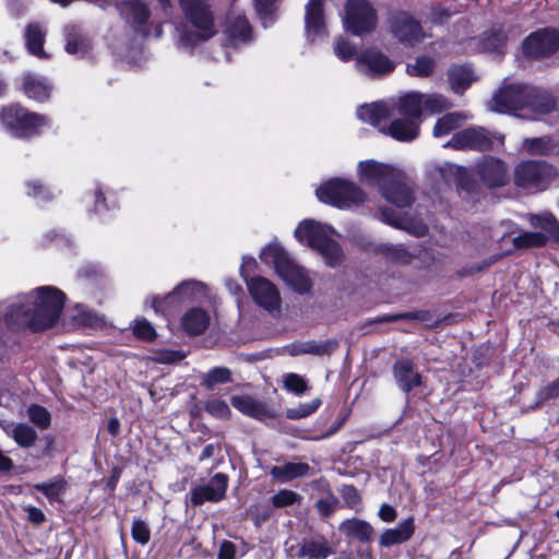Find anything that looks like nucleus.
I'll return each mask as SVG.
<instances>
[{"label":"nucleus","instance_id":"7ed1b4c3","mask_svg":"<svg viewBox=\"0 0 559 559\" xmlns=\"http://www.w3.org/2000/svg\"><path fill=\"white\" fill-rule=\"evenodd\" d=\"M490 109L501 114H509L521 108H530L535 117L549 114L554 107L552 98L539 93L535 87L524 84H503L493 95Z\"/></svg>","mask_w":559,"mask_h":559},{"label":"nucleus","instance_id":"603ef678","mask_svg":"<svg viewBox=\"0 0 559 559\" xmlns=\"http://www.w3.org/2000/svg\"><path fill=\"white\" fill-rule=\"evenodd\" d=\"M37 490L43 492L48 499H57L64 490V481L55 479L49 483H43L35 486Z\"/></svg>","mask_w":559,"mask_h":559},{"label":"nucleus","instance_id":"423d86ee","mask_svg":"<svg viewBox=\"0 0 559 559\" xmlns=\"http://www.w3.org/2000/svg\"><path fill=\"white\" fill-rule=\"evenodd\" d=\"M295 238L318 251L329 266H337L343 262V251L335 240L336 231L329 225L314 219H304L295 229Z\"/></svg>","mask_w":559,"mask_h":559},{"label":"nucleus","instance_id":"7c9ffc66","mask_svg":"<svg viewBox=\"0 0 559 559\" xmlns=\"http://www.w3.org/2000/svg\"><path fill=\"white\" fill-rule=\"evenodd\" d=\"M46 31L37 23L27 25L25 29V43L27 50L41 59L48 58L43 49Z\"/></svg>","mask_w":559,"mask_h":559},{"label":"nucleus","instance_id":"b1692460","mask_svg":"<svg viewBox=\"0 0 559 559\" xmlns=\"http://www.w3.org/2000/svg\"><path fill=\"white\" fill-rule=\"evenodd\" d=\"M231 405L245 415L259 420L273 418L275 413L264 403L249 395H236L231 397Z\"/></svg>","mask_w":559,"mask_h":559},{"label":"nucleus","instance_id":"c756f323","mask_svg":"<svg viewBox=\"0 0 559 559\" xmlns=\"http://www.w3.org/2000/svg\"><path fill=\"white\" fill-rule=\"evenodd\" d=\"M340 531L361 543H369L373 536L372 526L368 522L356 518L342 522Z\"/></svg>","mask_w":559,"mask_h":559},{"label":"nucleus","instance_id":"4468645a","mask_svg":"<svg viewBox=\"0 0 559 559\" xmlns=\"http://www.w3.org/2000/svg\"><path fill=\"white\" fill-rule=\"evenodd\" d=\"M504 136L501 134H492L481 127L466 128L455 133L452 139L444 144V147L455 150H489L497 141L502 144Z\"/></svg>","mask_w":559,"mask_h":559},{"label":"nucleus","instance_id":"5701e85b","mask_svg":"<svg viewBox=\"0 0 559 559\" xmlns=\"http://www.w3.org/2000/svg\"><path fill=\"white\" fill-rule=\"evenodd\" d=\"M477 171L489 187L503 186L507 182V167L500 159L485 157L477 165Z\"/></svg>","mask_w":559,"mask_h":559},{"label":"nucleus","instance_id":"4d7b16f0","mask_svg":"<svg viewBox=\"0 0 559 559\" xmlns=\"http://www.w3.org/2000/svg\"><path fill=\"white\" fill-rule=\"evenodd\" d=\"M559 397V379L542 388L537 393V403L539 406L543 403Z\"/></svg>","mask_w":559,"mask_h":559},{"label":"nucleus","instance_id":"bf43d9fd","mask_svg":"<svg viewBox=\"0 0 559 559\" xmlns=\"http://www.w3.org/2000/svg\"><path fill=\"white\" fill-rule=\"evenodd\" d=\"M342 496L346 504L352 509H356L360 503V496L357 489L353 486H344L342 489Z\"/></svg>","mask_w":559,"mask_h":559},{"label":"nucleus","instance_id":"09e8293b","mask_svg":"<svg viewBox=\"0 0 559 559\" xmlns=\"http://www.w3.org/2000/svg\"><path fill=\"white\" fill-rule=\"evenodd\" d=\"M320 405H321V400L314 399L310 402L300 404L297 407L288 408L286 411V416H287V418H290V419H300V418L307 417V416L311 415L312 413H314L319 408Z\"/></svg>","mask_w":559,"mask_h":559},{"label":"nucleus","instance_id":"a19ab883","mask_svg":"<svg viewBox=\"0 0 559 559\" xmlns=\"http://www.w3.org/2000/svg\"><path fill=\"white\" fill-rule=\"evenodd\" d=\"M507 41V36L503 31L498 29L491 33L485 34L481 38V48L489 52H502Z\"/></svg>","mask_w":559,"mask_h":559},{"label":"nucleus","instance_id":"2eb2a0df","mask_svg":"<svg viewBox=\"0 0 559 559\" xmlns=\"http://www.w3.org/2000/svg\"><path fill=\"white\" fill-rule=\"evenodd\" d=\"M556 171L546 163L527 162L515 169V182L525 189L543 190L555 178Z\"/></svg>","mask_w":559,"mask_h":559},{"label":"nucleus","instance_id":"a878e982","mask_svg":"<svg viewBox=\"0 0 559 559\" xmlns=\"http://www.w3.org/2000/svg\"><path fill=\"white\" fill-rule=\"evenodd\" d=\"M210 314L201 307H192L181 317V326L190 335H199L205 332L210 325Z\"/></svg>","mask_w":559,"mask_h":559},{"label":"nucleus","instance_id":"f3484780","mask_svg":"<svg viewBox=\"0 0 559 559\" xmlns=\"http://www.w3.org/2000/svg\"><path fill=\"white\" fill-rule=\"evenodd\" d=\"M324 2L325 0H308L305 5V35L309 43L322 40L329 35Z\"/></svg>","mask_w":559,"mask_h":559},{"label":"nucleus","instance_id":"ddd939ff","mask_svg":"<svg viewBox=\"0 0 559 559\" xmlns=\"http://www.w3.org/2000/svg\"><path fill=\"white\" fill-rule=\"evenodd\" d=\"M240 274L246 280L248 290L253 301L272 316L278 314L282 299L277 287L271 281L262 276L248 278L245 274V262L240 267Z\"/></svg>","mask_w":559,"mask_h":559},{"label":"nucleus","instance_id":"338daca9","mask_svg":"<svg viewBox=\"0 0 559 559\" xmlns=\"http://www.w3.org/2000/svg\"><path fill=\"white\" fill-rule=\"evenodd\" d=\"M28 520L33 523L39 524L45 521V514L36 507H29L27 509Z\"/></svg>","mask_w":559,"mask_h":559},{"label":"nucleus","instance_id":"e433bc0d","mask_svg":"<svg viewBox=\"0 0 559 559\" xmlns=\"http://www.w3.org/2000/svg\"><path fill=\"white\" fill-rule=\"evenodd\" d=\"M7 433L22 448H31L37 440V432L27 424L13 425Z\"/></svg>","mask_w":559,"mask_h":559},{"label":"nucleus","instance_id":"4be33fe9","mask_svg":"<svg viewBox=\"0 0 559 559\" xmlns=\"http://www.w3.org/2000/svg\"><path fill=\"white\" fill-rule=\"evenodd\" d=\"M287 552L292 559L305 557L308 559H325L330 556L331 549L323 538H314L305 540L301 544L292 545Z\"/></svg>","mask_w":559,"mask_h":559},{"label":"nucleus","instance_id":"39448f33","mask_svg":"<svg viewBox=\"0 0 559 559\" xmlns=\"http://www.w3.org/2000/svg\"><path fill=\"white\" fill-rule=\"evenodd\" d=\"M395 112L399 116L420 120L423 112L421 93L409 92L401 95L393 102H378L361 105L357 108V117L362 122L373 126L379 131L385 130V120Z\"/></svg>","mask_w":559,"mask_h":559},{"label":"nucleus","instance_id":"69168bd1","mask_svg":"<svg viewBox=\"0 0 559 559\" xmlns=\"http://www.w3.org/2000/svg\"><path fill=\"white\" fill-rule=\"evenodd\" d=\"M185 356L180 352H165L158 357L160 362L173 364L180 361Z\"/></svg>","mask_w":559,"mask_h":559},{"label":"nucleus","instance_id":"4c0bfd02","mask_svg":"<svg viewBox=\"0 0 559 559\" xmlns=\"http://www.w3.org/2000/svg\"><path fill=\"white\" fill-rule=\"evenodd\" d=\"M381 216H382V219L384 222H386L388 224H391L399 228L408 229L418 236L424 235L427 229L426 226L421 225V224L413 227L411 219L408 218V216L406 214L402 215V214H396L395 212H392V211L384 210V211H382Z\"/></svg>","mask_w":559,"mask_h":559},{"label":"nucleus","instance_id":"5fc2aeb1","mask_svg":"<svg viewBox=\"0 0 559 559\" xmlns=\"http://www.w3.org/2000/svg\"><path fill=\"white\" fill-rule=\"evenodd\" d=\"M300 499V496L293 490L283 489L272 497V503L276 508H283L294 504Z\"/></svg>","mask_w":559,"mask_h":559},{"label":"nucleus","instance_id":"864d4df0","mask_svg":"<svg viewBox=\"0 0 559 559\" xmlns=\"http://www.w3.org/2000/svg\"><path fill=\"white\" fill-rule=\"evenodd\" d=\"M131 535L136 543L145 545L150 542L151 531L144 521L138 519L132 523Z\"/></svg>","mask_w":559,"mask_h":559},{"label":"nucleus","instance_id":"680f3d73","mask_svg":"<svg viewBox=\"0 0 559 559\" xmlns=\"http://www.w3.org/2000/svg\"><path fill=\"white\" fill-rule=\"evenodd\" d=\"M85 48V43L82 38L80 37H71L69 36L68 39H67V45H66V50L67 52L69 53H78V52H81L83 51Z\"/></svg>","mask_w":559,"mask_h":559},{"label":"nucleus","instance_id":"393cba45","mask_svg":"<svg viewBox=\"0 0 559 559\" xmlns=\"http://www.w3.org/2000/svg\"><path fill=\"white\" fill-rule=\"evenodd\" d=\"M118 9L122 16L130 21L133 27L146 35L144 28L145 23L150 16L147 7L140 0H128L118 4Z\"/></svg>","mask_w":559,"mask_h":559},{"label":"nucleus","instance_id":"6ab92c4d","mask_svg":"<svg viewBox=\"0 0 559 559\" xmlns=\"http://www.w3.org/2000/svg\"><path fill=\"white\" fill-rule=\"evenodd\" d=\"M356 67L361 73L377 78L391 73L395 64L380 50L370 48L356 58Z\"/></svg>","mask_w":559,"mask_h":559},{"label":"nucleus","instance_id":"de8ad7c7","mask_svg":"<svg viewBox=\"0 0 559 559\" xmlns=\"http://www.w3.org/2000/svg\"><path fill=\"white\" fill-rule=\"evenodd\" d=\"M382 251L389 259L402 264L409 263L413 258V253L402 245H384Z\"/></svg>","mask_w":559,"mask_h":559},{"label":"nucleus","instance_id":"aec40b11","mask_svg":"<svg viewBox=\"0 0 559 559\" xmlns=\"http://www.w3.org/2000/svg\"><path fill=\"white\" fill-rule=\"evenodd\" d=\"M228 478L225 474L218 473L211 480L191 490V503L203 504L206 501L216 502L224 498L227 489Z\"/></svg>","mask_w":559,"mask_h":559},{"label":"nucleus","instance_id":"9b49d317","mask_svg":"<svg viewBox=\"0 0 559 559\" xmlns=\"http://www.w3.org/2000/svg\"><path fill=\"white\" fill-rule=\"evenodd\" d=\"M205 296L206 286L201 282L189 280L181 282L163 298L153 296L146 299V305H150L156 312L167 313L180 305L199 300Z\"/></svg>","mask_w":559,"mask_h":559},{"label":"nucleus","instance_id":"412c9836","mask_svg":"<svg viewBox=\"0 0 559 559\" xmlns=\"http://www.w3.org/2000/svg\"><path fill=\"white\" fill-rule=\"evenodd\" d=\"M420 122L421 120L415 118L400 116L390 124L385 122V130L381 132L391 135L397 141L411 142L418 136Z\"/></svg>","mask_w":559,"mask_h":559},{"label":"nucleus","instance_id":"774afa93","mask_svg":"<svg viewBox=\"0 0 559 559\" xmlns=\"http://www.w3.org/2000/svg\"><path fill=\"white\" fill-rule=\"evenodd\" d=\"M13 466L12 460L8 457L2 451H0V471H10Z\"/></svg>","mask_w":559,"mask_h":559},{"label":"nucleus","instance_id":"72a5a7b5","mask_svg":"<svg viewBox=\"0 0 559 559\" xmlns=\"http://www.w3.org/2000/svg\"><path fill=\"white\" fill-rule=\"evenodd\" d=\"M468 119V116L462 112H450L439 118L433 127L432 134L435 138H442L452 130L459 128Z\"/></svg>","mask_w":559,"mask_h":559},{"label":"nucleus","instance_id":"37998d69","mask_svg":"<svg viewBox=\"0 0 559 559\" xmlns=\"http://www.w3.org/2000/svg\"><path fill=\"white\" fill-rule=\"evenodd\" d=\"M26 413L28 419L39 429L44 430L50 426L51 415L44 406L33 404L27 408Z\"/></svg>","mask_w":559,"mask_h":559},{"label":"nucleus","instance_id":"f257e3e1","mask_svg":"<svg viewBox=\"0 0 559 559\" xmlns=\"http://www.w3.org/2000/svg\"><path fill=\"white\" fill-rule=\"evenodd\" d=\"M66 295L53 286L37 287L0 304V334L4 330L40 332L52 328L63 309Z\"/></svg>","mask_w":559,"mask_h":559},{"label":"nucleus","instance_id":"f704fd0d","mask_svg":"<svg viewBox=\"0 0 559 559\" xmlns=\"http://www.w3.org/2000/svg\"><path fill=\"white\" fill-rule=\"evenodd\" d=\"M308 471L309 466L306 463H287L283 466H273L270 473L275 479L286 483L306 475Z\"/></svg>","mask_w":559,"mask_h":559},{"label":"nucleus","instance_id":"20e7f679","mask_svg":"<svg viewBox=\"0 0 559 559\" xmlns=\"http://www.w3.org/2000/svg\"><path fill=\"white\" fill-rule=\"evenodd\" d=\"M187 23L177 28L179 47L192 49L215 34L213 15L206 0H179Z\"/></svg>","mask_w":559,"mask_h":559},{"label":"nucleus","instance_id":"2f4dec72","mask_svg":"<svg viewBox=\"0 0 559 559\" xmlns=\"http://www.w3.org/2000/svg\"><path fill=\"white\" fill-rule=\"evenodd\" d=\"M451 88L455 93L466 90L475 80L473 70L469 66H453L448 72Z\"/></svg>","mask_w":559,"mask_h":559},{"label":"nucleus","instance_id":"f03ea898","mask_svg":"<svg viewBox=\"0 0 559 559\" xmlns=\"http://www.w3.org/2000/svg\"><path fill=\"white\" fill-rule=\"evenodd\" d=\"M357 176L362 183L378 187L381 195L397 209L409 207L414 202V192L405 174L392 165L374 159L361 160L357 165Z\"/></svg>","mask_w":559,"mask_h":559},{"label":"nucleus","instance_id":"0e129e2a","mask_svg":"<svg viewBox=\"0 0 559 559\" xmlns=\"http://www.w3.org/2000/svg\"><path fill=\"white\" fill-rule=\"evenodd\" d=\"M235 546L230 542H224L219 548L218 559H234L235 558Z\"/></svg>","mask_w":559,"mask_h":559},{"label":"nucleus","instance_id":"9d476101","mask_svg":"<svg viewBox=\"0 0 559 559\" xmlns=\"http://www.w3.org/2000/svg\"><path fill=\"white\" fill-rule=\"evenodd\" d=\"M342 22L344 28L353 35H368L377 28V10L369 0H347Z\"/></svg>","mask_w":559,"mask_h":559},{"label":"nucleus","instance_id":"bb28decb","mask_svg":"<svg viewBox=\"0 0 559 559\" xmlns=\"http://www.w3.org/2000/svg\"><path fill=\"white\" fill-rule=\"evenodd\" d=\"M415 525L413 518H408L394 528L385 530L379 537V544L382 547H391L393 545L407 542L414 534Z\"/></svg>","mask_w":559,"mask_h":559},{"label":"nucleus","instance_id":"c9c22d12","mask_svg":"<svg viewBox=\"0 0 559 559\" xmlns=\"http://www.w3.org/2000/svg\"><path fill=\"white\" fill-rule=\"evenodd\" d=\"M226 32L235 44L246 43L251 37V27L247 19L241 15L228 21Z\"/></svg>","mask_w":559,"mask_h":559},{"label":"nucleus","instance_id":"cd10ccee","mask_svg":"<svg viewBox=\"0 0 559 559\" xmlns=\"http://www.w3.org/2000/svg\"><path fill=\"white\" fill-rule=\"evenodd\" d=\"M51 84L45 79L33 74L23 78V90L28 98L45 102L50 97Z\"/></svg>","mask_w":559,"mask_h":559},{"label":"nucleus","instance_id":"ea45409f","mask_svg":"<svg viewBox=\"0 0 559 559\" xmlns=\"http://www.w3.org/2000/svg\"><path fill=\"white\" fill-rule=\"evenodd\" d=\"M423 110L429 114H439L451 107V102L441 94H423L421 93Z\"/></svg>","mask_w":559,"mask_h":559},{"label":"nucleus","instance_id":"8fccbe9b","mask_svg":"<svg viewBox=\"0 0 559 559\" xmlns=\"http://www.w3.org/2000/svg\"><path fill=\"white\" fill-rule=\"evenodd\" d=\"M284 388L297 395L304 394L308 390L307 381L297 373H287L284 376Z\"/></svg>","mask_w":559,"mask_h":559},{"label":"nucleus","instance_id":"473e14b6","mask_svg":"<svg viewBox=\"0 0 559 559\" xmlns=\"http://www.w3.org/2000/svg\"><path fill=\"white\" fill-rule=\"evenodd\" d=\"M337 347L336 341H326L323 343H317L313 341L293 344L289 347V354L292 356L300 355V354H311V355H328L331 354Z\"/></svg>","mask_w":559,"mask_h":559},{"label":"nucleus","instance_id":"1a4fd4ad","mask_svg":"<svg viewBox=\"0 0 559 559\" xmlns=\"http://www.w3.org/2000/svg\"><path fill=\"white\" fill-rule=\"evenodd\" d=\"M318 199L338 209H349L366 201L364 190L352 180L331 179L322 183L316 191Z\"/></svg>","mask_w":559,"mask_h":559},{"label":"nucleus","instance_id":"a18cd8bd","mask_svg":"<svg viewBox=\"0 0 559 559\" xmlns=\"http://www.w3.org/2000/svg\"><path fill=\"white\" fill-rule=\"evenodd\" d=\"M231 372L226 367H215L204 376L203 385L212 390L215 385L230 381Z\"/></svg>","mask_w":559,"mask_h":559},{"label":"nucleus","instance_id":"13d9d810","mask_svg":"<svg viewBox=\"0 0 559 559\" xmlns=\"http://www.w3.org/2000/svg\"><path fill=\"white\" fill-rule=\"evenodd\" d=\"M27 194L40 200H49L52 195L51 192L40 181L27 182Z\"/></svg>","mask_w":559,"mask_h":559},{"label":"nucleus","instance_id":"58836bf2","mask_svg":"<svg viewBox=\"0 0 559 559\" xmlns=\"http://www.w3.org/2000/svg\"><path fill=\"white\" fill-rule=\"evenodd\" d=\"M522 148L525 152L534 155L552 154L557 151L552 141L546 136L526 139L523 142Z\"/></svg>","mask_w":559,"mask_h":559},{"label":"nucleus","instance_id":"0eeeda50","mask_svg":"<svg viewBox=\"0 0 559 559\" xmlns=\"http://www.w3.org/2000/svg\"><path fill=\"white\" fill-rule=\"evenodd\" d=\"M266 264L274 265L278 276L295 292L305 294L311 289V281L300 265L293 261L278 243H270L260 254Z\"/></svg>","mask_w":559,"mask_h":559},{"label":"nucleus","instance_id":"052dcab7","mask_svg":"<svg viewBox=\"0 0 559 559\" xmlns=\"http://www.w3.org/2000/svg\"><path fill=\"white\" fill-rule=\"evenodd\" d=\"M75 320L81 325L93 326L96 325L99 321L96 313L90 310H82L76 317Z\"/></svg>","mask_w":559,"mask_h":559},{"label":"nucleus","instance_id":"6e6552de","mask_svg":"<svg viewBox=\"0 0 559 559\" xmlns=\"http://www.w3.org/2000/svg\"><path fill=\"white\" fill-rule=\"evenodd\" d=\"M0 121L17 138H32L49 128L48 116L32 112L20 105H10L0 110Z\"/></svg>","mask_w":559,"mask_h":559},{"label":"nucleus","instance_id":"c03bdc74","mask_svg":"<svg viewBox=\"0 0 559 559\" xmlns=\"http://www.w3.org/2000/svg\"><path fill=\"white\" fill-rule=\"evenodd\" d=\"M435 70V60L430 57H419L414 63L407 64V73L413 76L426 78Z\"/></svg>","mask_w":559,"mask_h":559},{"label":"nucleus","instance_id":"dca6fc26","mask_svg":"<svg viewBox=\"0 0 559 559\" xmlns=\"http://www.w3.org/2000/svg\"><path fill=\"white\" fill-rule=\"evenodd\" d=\"M522 48L531 58L548 57L559 49V32L555 28L539 29L525 38Z\"/></svg>","mask_w":559,"mask_h":559},{"label":"nucleus","instance_id":"a211bd4d","mask_svg":"<svg viewBox=\"0 0 559 559\" xmlns=\"http://www.w3.org/2000/svg\"><path fill=\"white\" fill-rule=\"evenodd\" d=\"M391 33L400 43L408 47L420 43L426 36L419 22L405 12L397 13L393 16Z\"/></svg>","mask_w":559,"mask_h":559},{"label":"nucleus","instance_id":"6e6d98bb","mask_svg":"<svg viewBox=\"0 0 559 559\" xmlns=\"http://www.w3.org/2000/svg\"><path fill=\"white\" fill-rule=\"evenodd\" d=\"M133 333L145 341H151L155 337V331L152 326V324L144 320H135L133 323Z\"/></svg>","mask_w":559,"mask_h":559},{"label":"nucleus","instance_id":"49530a36","mask_svg":"<svg viewBox=\"0 0 559 559\" xmlns=\"http://www.w3.org/2000/svg\"><path fill=\"white\" fill-rule=\"evenodd\" d=\"M333 50L335 56L345 62L352 60L356 56L355 46L343 36H338L334 40Z\"/></svg>","mask_w":559,"mask_h":559},{"label":"nucleus","instance_id":"e2e57ef3","mask_svg":"<svg viewBox=\"0 0 559 559\" xmlns=\"http://www.w3.org/2000/svg\"><path fill=\"white\" fill-rule=\"evenodd\" d=\"M378 515L382 521L391 523L396 519L397 513L392 506L384 503L380 507Z\"/></svg>","mask_w":559,"mask_h":559},{"label":"nucleus","instance_id":"3c124183","mask_svg":"<svg viewBox=\"0 0 559 559\" xmlns=\"http://www.w3.org/2000/svg\"><path fill=\"white\" fill-rule=\"evenodd\" d=\"M205 411L219 419H227L230 415L228 404L219 399H211L205 404Z\"/></svg>","mask_w":559,"mask_h":559},{"label":"nucleus","instance_id":"f8f14e48","mask_svg":"<svg viewBox=\"0 0 559 559\" xmlns=\"http://www.w3.org/2000/svg\"><path fill=\"white\" fill-rule=\"evenodd\" d=\"M530 223L542 231H524L514 237L513 243L516 248L526 249L544 246L551 237L559 241V224L551 214L530 215Z\"/></svg>","mask_w":559,"mask_h":559},{"label":"nucleus","instance_id":"c85d7f7f","mask_svg":"<svg viewBox=\"0 0 559 559\" xmlns=\"http://www.w3.org/2000/svg\"><path fill=\"white\" fill-rule=\"evenodd\" d=\"M393 371L396 382L405 392L420 384V376L414 370L413 364L409 360L396 361Z\"/></svg>","mask_w":559,"mask_h":559},{"label":"nucleus","instance_id":"79ce46f5","mask_svg":"<svg viewBox=\"0 0 559 559\" xmlns=\"http://www.w3.org/2000/svg\"><path fill=\"white\" fill-rule=\"evenodd\" d=\"M255 11L264 26H267L274 21V15L277 10L278 0H253Z\"/></svg>","mask_w":559,"mask_h":559}]
</instances>
